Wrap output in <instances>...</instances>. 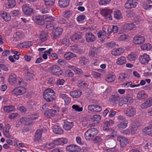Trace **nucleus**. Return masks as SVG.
I'll return each instance as SVG.
<instances>
[{
  "label": "nucleus",
  "mask_w": 152,
  "mask_h": 152,
  "mask_svg": "<svg viewBox=\"0 0 152 152\" xmlns=\"http://www.w3.org/2000/svg\"><path fill=\"white\" fill-rule=\"evenodd\" d=\"M55 93L52 89L48 88L44 91L43 97L47 102H52L55 99Z\"/></svg>",
  "instance_id": "nucleus-1"
},
{
  "label": "nucleus",
  "mask_w": 152,
  "mask_h": 152,
  "mask_svg": "<svg viewBox=\"0 0 152 152\" xmlns=\"http://www.w3.org/2000/svg\"><path fill=\"white\" fill-rule=\"evenodd\" d=\"M50 72L52 75L56 76H59L61 75L63 71L61 70L60 68L56 65H54L51 66L49 69Z\"/></svg>",
  "instance_id": "nucleus-2"
},
{
  "label": "nucleus",
  "mask_w": 152,
  "mask_h": 152,
  "mask_svg": "<svg viewBox=\"0 0 152 152\" xmlns=\"http://www.w3.org/2000/svg\"><path fill=\"white\" fill-rule=\"evenodd\" d=\"M98 133V130L96 128L89 129L85 133V138L87 140H90L92 137L96 135Z\"/></svg>",
  "instance_id": "nucleus-3"
},
{
  "label": "nucleus",
  "mask_w": 152,
  "mask_h": 152,
  "mask_svg": "<svg viewBox=\"0 0 152 152\" xmlns=\"http://www.w3.org/2000/svg\"><path fill=\"white\" fill-rule=\"evenodd\" d=\"M145 40V37L142 35L137 34L133 37V43L136 45H140L142 44Z\"/></svg>",
  "instance_id": "nucleus-4"
},
{
  "label": "nucleus",
  "mask_w": 152,
  "mask_h": 152,
  "mask_svg": "<svg viewBox=\"0 0 152 152\" xmlns=\"http://www.w3.org/2000/svg\"><path fill=\"white\" fill-rule=\"evenodd\" d=\"M133 102V99L131 97L127 96L122 98L119 102L118 104L122 106L124 104H130Z\"/></svg>",
  "instance_id": "nucleus-5"
},
{
  "label": "nucleus",
  "mask_w": 152,
  "mask_h": 152,
  "mask_svg": "<svg viewBox=\"0 0 152 152\" xmlns=\"http://www.w3.org/2000/svg\"><path fill=\"white\" fill-rule=\"evenodd\" d=\"M26 92V89L23 87H19L14 89L12 91L13 95L16 96L21 95L24 94Z\"/></svg>",
  "instance_id": "nucleus-6"
},
{
  "label": "nucleus",
  "mask_w": 152,
  "mask_h": 152,
  "mask_svg": "<svg viewBox=\"0 0 152 152\" xmlns=\"http://www.w3.org/2000/svg\"><path fill=\"white\" fill-rule=\"evenodd\" d=\"M22 9L23 12L25 15H30L33 12V9L28 4L23 5Z\"/></svg>",
  "instance_id": "nucleus-7"
},
{
  "label": "nucleus",
  "mask_w": 152,
  "mask_h": 152,
  "mask_svg": "<svg viewBox=\"0 0 152 152\" xmlns=\"http://www.w3.org/2000/svg\"><path fill=\"white\" fill-rule=\"evenodd\" d=\"M101 13L106 18H108L110 20H112L111 15L113 12L110 9L105 8L101 11Z\"/></svg>",
  "instance_id": "nucleus-8"
},
{
  "label": "nucleus",
  "mask_w": 152,
  "mask_h": 152,
  "mask_svg": "<svg viewBox=\"0 0 152 152\" xmlns=\"http://www.w3.org/2000/svg\"><path fill=\"white\" fill-rule=\"evenodd\" d=\"M137 0H128L125 4V7L127 9L135 7L137 4Z\"/></svg>",
  "instance_id": "nucleus-9"
},
{
  "label": "nucleus",
  "mask_w": 152,
  "mask_h": 152,
  "mask_svg": "<svg viewBox=\"0 0 152 152\" xmlns=\"http://www.w3.org/2000/svg\"><path fill=\"white\" fill-rule=\"evenodd\" d=\"M139 59L140 62L143 64L148 63L150 59L149 55L145 53L140 56Z\"/></svg>",
  "instance_id": "nucleus-10"
},
{
  "label": "nucleus",
  "mask_w": 152,
  "mask_h": 152,
  "mask_svg": "<svg viewBox=\"0 0 152 152\" xmlns=\"http://www.w3.org/2000/svg\"><path fill=\"white\" fill-rule=\"evenodd\" d=\"M117 140L120 142V145L122 147H125L129 143L128 139L121 136H118L117 137Z\"/></svg>",
  "instance_id": "nucleus-11"
},
{
  "label": "nucleus",
  "mask_w": 152,
  "mask_h": 152,
  "mask_svg": "<svg viewBox=\"0 0 152 152\" xmlns=\"http://www.w3.org/2000/svg\"><path fill=\"white\" fill-rule=\"evenodd\" d=\"M136 109L132 106H129L127 108L125 112V114L127 116L129 117H133L136 113Z\"/></svg>",
  "instance_id": "nucleus-12"
},
{
  "label": "nucleus",
  "mask_w": 152,
  "mask_h": 152,
  "mask_svg": "<svg viewBox=\"0 0 152 152\" xmlns=\"http://www.w3.org/2000/svg\"><path fill=\"white\" fill-rule=\"evenodd\" d=\"M152 105V97L149 98L143 103L142 104L140 107L142 109H144L149 107Z\"/></svg>",
  "instance_id": "nucleus-13"
},
{
  "label": "nucleus",
  "mask_w": 152,
  "mask_h": 152,
  "mask_svg": "<svg viewBox=\"0 0 152 152\" xmlns=\"http://www.w3.org/2000/svg\"><path fill=\"white\" fill-rule=\"evenodd\" d=\"M149 126L143 129V132L146 134L152 136V120L149 122Z\"/></svg>",
  "instance_id": "nucleus-14"
},
{
  "label": "nucleus",
  "mask_w": 152,
  "mask_h": 152,
  "mask_svg": "<svg viewBox=\"0 0 152 152\" xmlns=\"http://www.w3.org/2000/svg\"><path fill=\"white\" fill-rule=\"evenodd\" d=\"M20 121H21L22 124H24L25 126V127L26 128V129H24L23 130V132H28L29 130V128H26L27 126H30L31 124V123L29 122V120L26 117H23L20 119Z\"/></svg>",
  "instance_id": "nucleus-15"
},
{
  "label": "nucleus",
  "mask_w": 152,
  "mask_h": 152,
  "mask_svg": "<svg viewBox=\"0 0 152 152\" xmlns=\"http://www.w3.org/2000/svg\"><path fill=\"white\" fill-rule=\"evenodd\" d=\"M58 112V111L51 109L45 111V115L47 117L50 118L52 116H54L57 114Z\"/></svg>",
  "instance_id": "nucleus-16"
},
{
  "label": "nucleus",
  "mask_w": 152,
  "mask_h": 152,
  "mask_svg": "<svg viewBox=\"0 0 152 152\" xmlns=\"http://www.w3.org/2000/svg\"><path fill=\"white\" fill-rule=\"evenodd\" d=\"M85 37L86 41L88 42H93L96 40L95 36L91 33H86Z\"/></svg>",
  "instance_id": "nucleus-17"
},
{
  "label": "nucleus",
  "mask_w": 152,
  "mask_h": 152,
  "mask_svg": "<svg viewBox=\"0 0 152 152\" xmlns=\"http://www.w3.org/2000/svg\"><path fill=\"white\" fill-rule=\"evenodd\" d=\"M136 97L138 99L142 100L147 98L148 97V95L144 91L141 90L137 94Z\"/></svg>",
  "instance_id": "nucleus-18"
},
{
  "label": "nucleus",
  "mask_w": 152,
  "mask_h": 152,
  "mask_svg": "<svg viewBox=\"0 0 152 152\" xmlns=\"http://www.w3.org/2000/svg\"><path fill=\"white\" fill-rule=\"evenodd\" d=\"M35 75L34 71L32 69H29L26 73V78L27 80H31L33 79Z\"/></svg>",
  "instance_id": "nucleus-19"
},
{
  "label": "nucleus",
  "mask_w": 152,
  "mask_h": 152,
  "mask_svg": "<svg viewBox=\"0 0 152 152\" xmlns=\"http://www.w3.org/2000/svg\"><path fill=\"white\" fill-rule=\"evenodd\" d=\"M24 37V35L22 32H17L13 35V40L17 41H19Z\"/></svg>",
  "instance_id": "nucleus-20"
},
{
  "label": "nucleus",
  "mask_w": 152,
  "mask_h": 152,
  "mask_svg": "<svg viewBox=\"0 0 152 152\" xmlns=\"http://www.w3.org/2000/svg\"><path fill=\"white\" fill-rule=\"evenodd\" d=\"M59 97L64 100L65 104H69L71 102L70 97L65 94H60Z\"/></svg>",
  "instance_id": "nucleus-21"
},
{
  "label": "nucleus",
  "mask_w": 152,
  "mask_h": 152,
  "mask_svg": "<svg viewBox=\"0 0 152 152\" xmlns=\"http://www.w3.org/2000/svg\"><path fill=\"white\" fill-rule=\"evenodd\" d=\"M53 32L54 38L56 39L63 32V29L60 27H58L56 28L54 31H53Z\"/></svg>",
  "instance_id": "nucleus-22"
},
{
  "label": "nucleus",
  "mask_w": 152,
  "mask_h": 152,
  "mask_svg": "<svg viewBox=\"0 0 152 152\" xmlns=\"http://www.w3.org/2000/svg\"><path fill=\"white\" fill-rule=\"evenodd\" d=\"M66 149L70 152L78 151L80 150V148L76 145H72L67 146Z\"/></svg>",
  "instance_id": "nucleus-23"
},
{
  "label": "nucleus",
  "mask_w": 152,
  "mask_h": 152,
  "mask_svg": "<svg viewBox=\"0 0 152 152\" xmlns=\"http://www.w3.org/2000/svg\"><path fill=\"white\" fill-rule=\"evenodd\" d=\"M124 51V50L123 48H120L117 49H114L111 51V54L115 56L120 55Z\"/></svg>",
  "instance_id": "nucleus-24"
},
{
  "label": "nucleus",
  "mask_w": 152,
  "mask_h": 152,
  "mask_svg": "<svg viewBox=\"0 0 152 152\" xmlns=\"http://www.w3.org/2000/svg\"><path fill=\"white\" fill-rule=\"evenodd\" d=\"M127 121H124L123 122L120 121L117 125V127L119 130H122L126 128L128 126Z\"/></svg>",
  "instance_id": "nucleus-25"
},
{
  "label": "nucleus",
  "mask_w": 152,
  "mask_h": 152,
  "mask_svg": "<svg viewBox=\"0 0 152 152\" xmlns=\"http://www.w3.org/2000/svg\"><path fill=\"white\" fill-rule=\"evenodd\" d=\"M106 145L110 149H113L116 145L115 141L113 139H110L105 142Z\"/></svg>",
  "instance_id": "nucleus-26"
},
{
  "label": "nucleus",
  "mask_w": 152,
  "mask_h": 152,
  "mask_svg": "<svg viewBox=\"0 0 152 152\" xmlns=\"http://www.w3.org/2000/svg\"><path fill=\"white\" fill-rule=\"evenodd\" d=\"M1 15L2 19L4 21L7 22L10 19L11 17L10 15L5 12H1Z\"/></svg>",
  "instance_id": "nucleus-27"
},
{
  "label": "nucleus",
  "mask_w": 152,
  "mask_h": 152,
  "mask_svg": "<svg viewBox=\"0 0 152 152\" xmlns=\"http://www.w3.org/2000/svg\"><path fill=\"white\" fill-rule=\"evenodd\" d=\"M44 16L41 15H38L36 16L35 21L39 25H43L44 24Z\"/></svg>",
  "instance_id": "nucleus-28"
},
{
  "label": "nucleus",
  "mask_w": 152,
  "mask_h": 152,
  "mask_svg": "<svg viewBox=\"0 0 152 152\" xmlns=\"http://www.w3.org/2000/svg\"><path fill=\"white\" fill-rule=\"evenodd\" d=\"M53 131L56 134H61L64 132L63 130L59 126H54L53 128Z\"/></svg>",
  "instance_id": "nucleus-29"
},
{
  "label": "nucleus",
  "mask_w": 152,
  "mask_h": 152,
  "mask_svg": "<svg viewBox=\"0 0 152 152\" xmlns=\"http://www.w3.org/2000/svg\"><path fill=\"white\" fill-rule=\"evenodd\" d=\"M63 127L66 130H69L71 129L73 126V122H68L67 120H65Z\"/></svg>",
  "instance_id": "nucleus-30"
},
{
  "label": "nucleus",
  "mask_w": 152,
  "mask_h": 152,
  "mask_svg": "<svg viewBox=\"0 0 152 152\" xmlns=\"http://www.w3.org/2000/svg\"><path fill=\"white\" fill-rule=\"evenodd\" d=\"M42 132V129H39L35 133L34 138V140L35 141H37L41 138Z\"/></svg>",
  "instance_id": "nucleus-31"
},
{
  "label": "nucleus",
  "mask_w": 152,
  "mask_h": 152,
  "mask_svg": "<svg viewBox=\"0 0 152 152\" xmlns=\"http://www.w3.org/2000/svg\"><path fill=\"white\" fill-rule=\"evenodd\" d=\"M69 2V0H58V4L61 7H66L68 5Z\"/></svg>",
  "instance_id": "nucleus-32"
},
{
  "label": "nucleus",
  "mask_w": 152,
  "mask_h": 152,
  "mask_svg": "<svg viewBox=\"0 0 152 152\" xmlns=\"http://www.w3.org/2000/svg\"><path fill=\"white\" fill-rule=\"evenodd\" d=\"M115 77L116 76L115 75L112 74H109L106 76L105 80L107 82H112L115 80Z\"/></svg>",
  "instance_id": "nucleus-33"
},
{
  "label": "nucleus",
  "mask_w": 152,
  "mask_h": 152,
  "mask_svg": "<svg viewBox=\"0 0 152 152\" xmlns=\"http://www.w3.org/2000/svg\"><path fill=\"white\" fill-rule=\"evenodd\" d=\"M70 95L74 98H77L80 97L81 95V92L78 90H76L71 91Z\"/></svg>",
  "instance_id": "nucleus-34"
},
{
  "label": "nucleus",
  "mask_w": 152,
  "mask_h": 152,
  "mask_svg": "<svg viewBox=\"0 0 152 152\" xmlns=\"http://www.w3.org/2000/svg\"><path fill=\"white\" fill-rule=\"evenodd\" d=\"M136 27V25L134 23H128L125 24L124 26V29L131 30Z\"/></svg>",
  "instance_id": "nucleus-35"
},
{
  "label": "nucleus",
  "mask_w": 152,
  "mask_h": 152,
  "mask_svg": "<svg viewBox=\"0 0 152 152\" xmlns=\"http://www.w3.org/2000/svg\"><path fill=\"white\" fill-rule=\"evenodd\" d=\"M126 62V57L124 56H121L118 58L116 63L117 64L121 65L125 64Z\"/></svg>",
  "instance_id": "nucleus-36"
},
{
  "label": "nucleus",
  "mask_w": 152,
  "mask_h": 152,
  "mask_svg": "<svg viewBox=\"0 0 152 152\" xmlns=\"http://www.w3.org/2000/svg\"><path fill=\"white\" fill-rule=\"evenodd\" d=\"M16 4L15 0H7L6 5L8 8H12L15 7Z\"/></svg>",
  "instance_id": "nucleus-37"
},
{
  "label": "nucleus",
  "mask_w": 152,
  "mask_h": 152,
  "mask_svg": "<svg viewBox=\"0 0 152 152\" xmlns=\"http://www.w3.org/2000/svg\"><path fill=\"white\" fill-rule=\"evenodd\" d=\"M76 55L71 52L66 53L64 55V58L66 60H69L72 58L76 57Z\"/></svg>",
  "instance_id": "nucleus-38"
},
{
  "label": "nucleus",
  "mask_w": 152,
  "mask_h": 152,
  "mask_svg": "<svg viewBox=\"0 0 152 152\" xmlns=\"http://www.w3.org/2000/svg\"><path fill=\"white\" fill-rule=\"evenodd\" d=\"M17 78L16 75L11 73L9 76L8 80L10 83L12 84L13 83H15Z\"/></svg>",
  "instance_id": "nucleus-39"
},
{
  "label": "nucleus",
  "mask_w": 152,
  "mask_h": 152,
  "mask_svg": "<svg viewBox=\"0 0 152 152\" xmlns=\"http://www.w3.org/2000/svg\"><path fill=\"white\" fill-rule=\"evenodd\" d=\"M71 50L76 53H81L82 50L76 45H75L71 47Z\"/></svg>",
  "instance_id": "nucleus-40"
},
{
  "label": "nucleus",
  "mask_w": 152,
  "mask_h": 152,
  "mask_svg": "<svg viewBox=\"0 0 152 152\" xmlns=\"http://www.w3.org/2000/svg\"><path fill=\"white\" fill-rule=\"evenodd\" d=\"M15 109L14 106L12 105L5 106L4 107V110L5 112L9 113L13 111Z\"/></svg>",
  "instance_id": "nucleus-41"
},
{
  "label": "nucleus",
  "mask_w": 152,
  "mask_h": 152,
  "mask_svg": "<svg viewBox=\"0 0 152 152\" xmlns=\"http://www.w3.org/2000/svg\"><path fill=\"white\" fill-rule=\"evenodd\" d=\"M100 52L99 50L95 47L93 48L89 53V56H94L95 54H98Z\"/></svg>",
  "instance_id": "nucleus-42"
},
{
  "label": "nucleus",
  "mask_w": 152,
  "mask_h": 152,
  "mask_svg": "<svg viewBox=\"0 0 152 152\" xmlns=\"http://www.w3.org/2000/svg\"><path fill=\"white\" fill-rule=\"evenodd\" d=\"M127 78V75L124 73H121L119 75L118 79V81L120 83L124 81Z\"/></svg>",
  "instance_id": "nucleus-43"
},
{
  "label": "nucleus",
  "mask_w": 152,
  "mask_h": 152,
  "mask_svg": "<svg viewBox=\"0 0 152 152\" xmlns=\"http://www.w3.org/2000/svg\"><path fill=\"white\" fill-rule=\"evenodd\" d=\"M114 16L115 18L117 20H119L122 18L121 13L118 10L114 12Z\"/></svg>",
  "instance_id": "nucleus-44"
},
{
  "label": "nucleus",
  "mask_w": 152,
  "mask_h": 152,
  "mask_svg": "<svg viewBox=\"0 0 152 152\" xmlns=\"http://www.w3.org/2000/svg\"><path fill=\"white\" fill-rule=\"evenodd\" d=\"M101 117L99 115H95L93 117V121L95 124H99L101 120Z\"/></svg>",
  "instance_id": "nucleus-45"
},
{
  "label": "nucleus",
  "mask_w": 152,
  "mask_h": 152,
  "mask_svg": "<svg viewBox=\"0 0 152 152\" xmlns=\"http://www.w3.org/2000/svg\"><path fill=\"white\" fill-rule=\"evenodd\" d=\"M137 55L134 53H131L128 55V59L129 61H134L136 60Z\"/></svg>",
  "instance_id": "nucleus-46"
},
{
  "label": "nucleus",
  "mask_w": 152,
  "mask_h": 152,
  "mask_svg": "<svg viewBox=\"0 0 152 152\" xmlns=\"http://www.w3.org/2000/svg\"><path fill=\"white\" fill-rule=\"evenodd\" d=\"M70 67V68L76 74H80L82 73L83 71L80 69L73 66H71Z\"/></svg>",
  "instance_id": "nucleus-47"
},
{
  "label": "nucleus",
  "mask_w": 152,
  "mask_h": 152,
  "mask_svg": "<svg viewBox=\"0 0 152 152\" xmlns=\"http://www.w3.org/2000/svg\"><path fill=\"white\" fill-rule=\"evenodd\" d=\"M151 48V45L149 43L143 44L141 46V48L144 50H149Z\"/></svg>",
  "instance_id": "nucleus-48"
},
{
  "label": "nucleus",
  "mask_w": 152,
  "mask_h": 152,
  "mask_svg": "<svg viewBox=\"0 0 152 152\" xmlns=\"http://www.w3.org/2000/svg\"><path fill=\"white\" fill-rule=\"evenodd\" d=\"M81 37V35L80 34L75 33L70 37V39L72 41H74L76 40L80 39Z\"/></svg>",
  "instance_id": "nucleus-49"
},
{
  "label": "nucleus",
  "mask_w": 152,
  "mask_h": 152,
  "mask_svg": "<svg viewBox=\"0 0 152 152\" xmlns=\"http://www.w3.org/2000/svg\"><path fill=\"white\" fill-rule=\"evenodd\" d=\"M57 142L59 145L64 144L67 142V140L66 138H61L57 139Z\"/></svg>",
  "instance_id": "nucleus-50"
},
{
  "label": "nucleus",
  "mask_w": 152,
  "mask_h": 152,
  "mask_svg": "<svg viewBox=\"0 0 152 152\" xmlns=\"http://www.w3.org/2000/svg\"><path fill=\"white\" fill-rule=\"evenodd\" d=\"M111 99L112 102L115 103L120 99L119 95L118 94L112 95L111 97Z\"/></svg>",
  "instance_id": "nucleus-51"
},
{
  "label": "nucleus",
  "mask_w": 152,
  "mask_h": 152,
  "mask_svg": "<svg viewBox=\"0 0 152 152\" xmlns=\"http://www.w3.org/2000/svg\"><path fill=\"white\" fill-rule=\"evenodd\" d=\"M72 108L76 112H80L83 110L82 107H80L79 106L77 105L74 104L72 106Z\"/></svg>",
  "instance_id": "nucleus-52"
},
{
  "label": "nucleus",
  "mask_w": 152,
  "mask_h": 152,
  "mask_svg": "<svg viewBox=\"0 0 152 152\" xmlns=\"http://www.w3.org/2000/svg\"><path fill=\"white\" fill-rule=\"evenodd\" d=\"M47 35L44 32H41L40 34V39L42 42L45 41L46 40Z\"/></svg>",
  "instance_id": "nucleus-53"
},
{
  "label": "nucleus",
  "mask_w": 152,
  "mask_h": 152,
  "mask_svg": "<svg viewBox=\"0 0 152 152\" xmlns=\"http://www.w3.org/2000/svg\"><path fill=\"white\" fill-rule=\"evenodd\" d=\"M88 62V59L84 57L81 58L79 61V63L82 65H85Z\"/></svg>",
  "instance_id": "nucleus-54"
},
{
  "label": "nucleus",
  "mask_w": 152,
  "mask_h": 152,
  "mask_svg": "<svg viewBox=\"0 0 152 152\" xmlns=\"http://www.w3.org/2000/svg\"><path fill=\"white\" fill-rule=\"evenodd\" d=\"M45 17L44 18L45 21L48 22H52L55 20V18L49 16H45Z\"/></svg>",
  "instance_id": "nucleus-55"
},
{
  "label": "nucleus",
  "mask_w": 152,
  "mask_h": 152,
  "mask_svg": "<svg viewBox=\"0 0 152 152\" xmlns=\"http://www.w3.org/2000/svg\"><path fill=\"white\" fill-rule=\"evenodd\" d=\"M55 1V0H45V3L46 5H53Z\"/></svg>",
  "instance_id": "nucleus-56"
},
{
  "label": "nucleus",
  "mask_w": 152,
  "mask_h": 152,
  "mask_svg": "<svg viewBox=\"0 0 152 152\" xmlns=\"http://www.w3.org/2000/svg\"><path fill=\"white\" fill-rule=\"evenodd\" d=\"M111 0H100L99 4L100 5H105L110 3Z\"/></svg>",
  "instance_id": "nucleus-57"
},
{
  "label": "nucleus",
  "mask_w": 152,
  "mask_h": 152,
  "mask_svg": "<svg viewBox=\"0 0 152 152\" xmlns=\"http://www.w3.org/2000/svg\"><path fill=\"white\" fill-rule=\"evenodd\" d=\"M114 124V121L112 120H110L109 121H106L104 123V126H110Z\"/></svg>",
  "instance_id": "nucleus-58"
},
{
  "label": "nucleus",
  "mask_w": 152,
  "mask_h": 152,
  "mask_svg": "<svg viewBox=\"0 0 152 152\" xmlns=\"http://www.w3.org/2000/svg\"><path fill=\"white\" fill-rule=\"evenodd\" d=\"M116 46H118V45L115 44V42H111L108 43L107 44V47L108 48H112L115 47Z\"/></svg>",
  "instance_id": "nucleus-59"
},
{
  "label": "nucleus",
  "mask_w": 152,
  "mask_h": 152,
  "mask_svg": "<svg viewBox=\"0 0 152 152\" xmlns=\"http://www.w3.org/2000/svg\"><path fill=\"white\" fill-rule=\"evenodd\" d=\"M32 42L30 41H28L26 42H23L22 43H20V45L23 44L24 46V47L27 48V47H30L32 45Z\"/></svg>",
  "instance_id": "nucleus-60"
},
{
  "label": "nucleus",
  "mask_w": 152,
  "mask_h": 152,
  "mask_svg": "<svg viewBox=\"0 0 152 152\" xmlns=\"http://www.w3.org/2000/svg\"><path fill=\"white\" fill-rule=\"evenodd\" d=\"M93 141L95 143H100L102 141V139L99 136H96L93 140Z\"/></svg>",
  "instance_id": "nucleus-61"
},
{
  "label": "nucleus",
  "mask_w": 152,
  "mask_h": 152,
  "mask_svg": "<svg viewBox=\"0 0 152 152\" xmlns=\"http://www.w3.org/2000/svg\"><path fill=\"white\" fill-rule=\"evenodd\" d=\"M20 12L19 10H15L11 11V14L12 16H17L19 15Z\"/></svg>",
  "instance_id": "nucleus-62"
},
{
  "label": "nucleus",
  "mask_w": 152,
  "mask_h": 152,
  "mask_svg": "<svg viewBox=\"0 0 152 152\" xmlns=\"http://www.w3.org/2000/svg\"><path fill=\"white\" fill-rule=\"evenodd\" d=\"M38 117V116L37 115H31L28 116V118L29 120H33L37 118Z\"/></svg>",
  "instance_id": "nucleus-63"
},
{
  "label": "nucleus",
  "mask_w": 152,
  "mask_h": 152,
  "mask_svg": "<svg viewBox=\"0 0 152 152\" xmlns=\"http://www.w3.org/2000/svg\"><path fill=\"white\" fill-rule=\"evenodd\" d=\"M28 107L30 108L33 107L36 104L35 102L32 100L29 101L28 102Z\"/></svg>",
  "instance_id": "nucleus-64"
}]
</instances>
